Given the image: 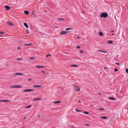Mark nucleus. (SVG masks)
<instances>
[{"label": "nucleus", "mask_w": 128, "mask_h": 128, "mask_svg": "<svg viewBox=\"0 0 128 128\" xmlns=\"http://www.w3.org/2000/svg\"><path fill=\"white\" fill-rule=\"evenodd\" d=\"M108 16V14L106 12H103L100 14V16L102 18H106Z\"/></svg>", "instance_id": "f257e3e1"}, {"label": "nucleus", "mask_w": 128, "mask_h": 128, "mask_svg": "<svg viewBox=\"0 0 128 128\" xmlns=\"http://www.w3.org/2000/svg\"><path fill=\"white\" fill-rule=\"evenodd\" d=\"M74 88L75 89V91H79L80 90V88H78L77 86H76L75 85H74Z\"/></svg>", "instance_id": "f03ea898"}, {"label": "nucleus", "mask_w": 128, "mask_h": 128, "mask_svg": "<svg viewBox=\"0 0 128 128\" xmlns=\"http://www.w3.org/2000/svg\"><path fill=\"white\" fill-rule=\"evenodd\" d=\"M34 90L33 89H30L28 90H24V92H28L34 91Z\"/></svg>", "instance_id": "7ed1b4c3"}, {"label": "nucleus", "mask_w": 128, "mask_h": 128, "mask_svg": "<svg viewBox=\"0 0 128 128\" xmlns=\"http://www.w3.org/2000/svg\"><path fill=\"white\" fill-rule=\"evenodd\" d=\"M23 75V74L22 73L19 72H18L14 74V75L13 76H15V75Z\"/></svg>", "instance_id": "20e7f679"}, {"label": "nucleus", "mask_w": 128, "mask_h": 128, "mask_svg": "<svg viewBox=\"0 0 128 128\" xmlns=\"http://www.w3.org/2000/svg\"><path fill=\"white\" fill-rule=\"evenodd\" d=\"M11 87L13 88H21L22 86H13Z\"/></svg>", "instance_id": "39448f33"}, {"label": "nucleus", "mask_w": 128, "mask_h": 128, "mask_svg": "<svg viewBox=\"0 0 128 128\" xmlns=\"http://www.w3.org/2000/svg\"><path fill=\"white\" fill-rule=\"evenodd\" d=\"M7 22V24H8L10 26H14V25L12 23L10 22Z\"/></svg>", "instance_id": "423d86ee"}, {"label": "nucleus", "mask_w": 128, "mask_h": 128, "mask_svg": "<svg viewBox=\"0 0 128 128\" xmlns=\"http://www.w3.org/2000/svg\"><path fill=\"white\" fill-rule=\"evenodd\" d=\"M5 8L6 9H7L8 10L10 9V6L7 5L5 6Z\"/></svg>", "instance_id": "0eeeda50"}, {"label": "nucleus", "mask_w": 128, "mask_h": 128, "mask_svg": "<svg viewBox=\"0 0 128 128\" xmlns=\"http://www.w3.org/2000/svg\"><path fill=\"white\" fill-rule=\"evenodd\" d=\"M98 51L99 52H103V53H106L107 52V51H104V50H98Z\"/></svg>", "instance_id": "6e6552de"}, {"label": "nucleus", "mask_w": 128, "mask_h": 128, "mask_svg": "<svg viewBox=\"0 0 128 128\" xmlns=\"http://www.w3.org/2000/svg\"><path fill=\"white\" fill-rule=\"evenodd\" d=\"M33 87L34 88H39L42 87V86L40 85H34L33 86Z\"/></svg>", "instance_id": "1a4fd4ad"}, {"label": "nucleus", "mask_w": 128, "mask_h": 128, "mask_svg": "<svg viewBox=\"0 0 128 128\" xmlns=\"http://www.w3.org/2000/svg\"><path fill=\"white\" fill-rule=\"evenodd\" d=\"M36 67L38 68H44V66H36Z\"/></svg>", "instance_id": "9d476101"}, {"label": "nucleus", "mask_w": 128, "mask_h": 128, "mask_svg": "<svg viewBox=\"0 0 128 128\" xmlns=\"http://www.w3.org/2000/svg\"><path fill=\"white\" fill-rule=\"evenodd\" d=\"M24 25L27 28H28V24H27L26 23V22H24Z\"/></svg>", "instance_id": "9b49d317"}, {"label": "nucleus", "mask_w": 128, "mask_h": 128, "mask_svg": "<svg viewBox=\"0 0 128 128\" xmlns=\"http://www.w3.org/2000/svg\"><path fill=\"white\" fill-rule=\"evenodd\" d=\"M24 13L26 14H27V15H28V14H29V12L27 11V10H25L24 11Z\"/></svg>", "instance_id": "f8f14e48"}, {"label": "nucleus", "mask_w": 128, "mask_h": 128, "mask_svg": "<svg viewBox=\"0 0 128 128\" xmlns=\"http://www.w3.org/2000/svg\"><path fill=\"white\" fill-rule=\"evenodd\" d=\"M70 66L73 67H78V66L76 64H72Z\"/></svg>", "instance_id": "ddd939ff"}, {"label": "nucleus", "mask_w": 128, "mask_h": 128, "mask_svg": "<svg viewBox=\"0 0 128 128\" xmlns=\"http://www.w3.org/2000/svg\"><path fill=\"white\" fill-rule=\"evenodd\" d=\"M0 101L1 102H9V100H0Z\"/></svg>", "instance_id": "4468645a"}, {"label": "nucleus", "mask_w": 128, "mask_h": 128, "mask_svg": "<svg viewBox=\"0 0 128 128\" xmlns=\"http://www.w3.org/2000/svg\"><path fill=\"white\" fill-rule=\"evenodd\" d=\"M100 118H102V119H107V117H106V116H101L100 117Z\"/></svg>", "instance_id": "2eb2a0df"}, {"label": "nucleus", "mask_w": 128, "mask_h": 128, "mask_svg": "<svg viewBox=\"0 0 128 128\" xmlns=\"http://www.w3.org/2000/svg\"><path fill=\"white\" fill-rule=\"evenodd\" d=\"M32 44L30 43V44H24V45L25 46H32Z\"/></svg>", "instance_id": "dca6fc26"}, {"label": "nucleus", "mask_w": 128, "mask_h": 128, "mask_svg": "<svg viewBox=\"0 0 128 128\" xmlns=\"http://www.w3.org/2000/svg\"><path fill=\"white\" fill-rule=\"evenodd\" d=\"M57 20H64V19L62 18H57Z\"/></svg>", "instance_id": "f3484780"}, {"label": "nucleus", "mask_w": 128, "mask_h": 128, "mask_svg": "<svg viewBox=\"0 0 128 128\" xmlns=\"http://www.w3.org/2000/svg\"><path fill=\"white\" fill-rule=\"evenodd\" d=\"M61 102V101H57L56 102H54V104H57L60 103Z\"/></svg>", "instance_id": "a211bd4d"}, {"label": "nucleus", "mask_w": 128, "mask_h": 128, "mask_svg": "<svg viewBox=\"0 0 128 128\" xmlns=\"http://www.w3.org/2000/svg\"><path fill=\"white\" fill-rule=\"evenodd\" d=\"M108 99L110 100H116V98H112L111 97H110L108 98Z\"/></svg>", "instance_id": "6ab92c4d"}, {"label": "nucleus", "mask_w": 128, "mask_h": 128, "mask_svg": "<svg viewBox=\"0 0 128 128\" xmlns=\"http://www.w3.org/2000/svg\"><path fill=\"white\" fill-rule=\"evenodd\" d=\"M41 100V98H35L34 99V100H33V101H35L37 100Z\"/></svg>", "instance_id": "aec40b11"}, {"label": "nucleus", "mask_w": 128, "mask_h": 128, "mask_svg": "<svg viewBox=\"0 0 128 128\" xmlns=\"http://www.w3.org/2000/svg\"><path fill=\"white\" fill-rule=\"evenodd\" d=\"M107 43H108L110 44H112L113 43V42L111 40H110V41H108L107 42Z\"/></svg>", "instance_id": "412c9836"}, {"label": "nucleus", "mask_w": 128, "mask_h": 128, "mask_svg": "<svg viewBox=\"0 0 128 128\" xmlns=\"http://www.w3.org/2000/svg\"><path fill=\"white\" fill-rule=\"evenodd\" d=\"M67 32H60L59 33L60 35H62L64 34H66Z\"/></svg>", "instance_id": "4be33fe9"}, {"label": "nucleus", "mask_w": 128, "mask_h": 128, "mask_svg": "<svg viewBox=\"0 0 128 128\" xmlns=\"http://www.w3.org/2000/svg\"><path fill=\"white\" fill-rule=\"evenodd\" d=\"M72 30V28H66V29H65V30Z\"/></svg>", "instance_id": "5701e85b"}, {"label": "nucleus", "mask_w": 128, "mask_h": 128, "mask_svg": "<svg viewBox=\"0 0 128 128\" xmlns=\"http://www.w3.org/2000/svg\"><path fill=\"white\" fill-rule=\"evenodd\" d=\"M98 34L100 36H102V32H98Z\"/></svg>", "instance_id": "b1692460"}, {"label": "nucleus", "mask_w": 128, "mask_h": 128, "mask_svg": "<svg viewBox=\"0 0 128 128\" xmlns=\"http://www.w3.org/2000/svg\"><path fill=\"white\" fill-rule=\"evenodd\" d=\"M98 110H104V108H98Z\"/></svg>", "instance_id": "393cba45"}, {"label": "nucleus", "mask_w": 128, "mask_h": 128, "mask_svg": "<svg viewBox=\"0 0 128 128\" xmlns=\"http://www.w3.org/2000/svg\"><path fill=\"white\" fill-rule=\"evenodd\" d=\"M31 106V105H30L28 106H26L25 107V108H30Z\"/></svg>", "instance_id": "a878e982"}, {"label": "nucleus", "mask_w": 128, "mask_h": 128, "mask_svg": "<svg viewBox=\"0 0 128 128\" xmlns=\"http://www.w3.org/2000/svg\"><path fill=\"white\" fill-rule=\"evenodd\" d=\"M35 58L34 57H32L31 58H29V59L30 60H32L34 59Z\"/></svg>", "instance_id": "bb28decb"}, {"label": "nucleus", "mask_w": 128, "mask_h": 128, "mask_svg": "<svg viewBox=\"0 0 128 128\" xmlns=\"http://www.w3.org/2000/svg\"><path fill=\"white\" fill-rule=\"evenodd\" d=\"M84 113L85 114H89V112H84Z\"/></svg>", "instance_id": "cd10ccee"}, {"label": "nucleus", "mask_w": 128, "mask_h": 128, "mask_svg": "<svg viewBox=\"0 0 128 128\" xmlns=\"http://www.w3.org/2000/svg\"><path fill=\"white\" fill-rule=\"evenodd\" d=\"M76 111L78 112H81L82 111L81 110H78L77 109H76Z\"/></svg>", "instance_id": "c85d7f7f"}, {"label": "nucleus", "mask_w": 128, "mask_h": 128, "mask_svg": "<svg viewBox=\"0 0 128 128\" xmlns=\"http://www.w3.org/2000/svg\"><path fill=\"white\" fill-rule=\"evenodd\" d=\"M51 56V55L50 54H48L47 55H46V57H48V56Z\"/></svg>", "instance_id": "c756f323"}, {"label": "nucleus", "mask_w": 128, "mask_h": 128, "mask_svg": "<svg viewBox=\"0 0 128 128\" xmlns=\"http://www.w3.org/2000/svg\"><path fill=\"white\" fill-rule=\"evenodd\" d=\"M126 72L127 73H128V69H126Z\"/></svg>", "instance_id": "7c9ffc66"}, {"label": "nucleus", "mask_w": 128, "mask_h": 128, "mask_svg": "<svg viewBox=\"0 0 128 128\" xmlns=\"http://www.w3.org/2000/svg\"><path fill=\"white\" fill-rule=\"evenodd\" d=\"M4 32H0V35H1L0 36H1V35L4 34Z\"/></svg>", "instance_id": "2f4dec72"}, {"label": "nucleus", "mask_w": 128, "mask_h": 128, "mask_svg": "<svg viewBox=\"0 0 128 128\" xmlns=\"http://www.w3.org/2000/svg\"><path fill=\"white\" fill-rule=\"evenodd\" d=\"M40 35H42L43 34H44L43 33V32H40Z\"/></svg>", "instance_id": "473e14b6"}, {"label": "nucleus", "mask_w": 128, "mask_h": 128, "mask_svg": "<svg viewBox=\"0 0 128 128\" xmlns=\"http://www.w3.org/2000/svg\"><path fill=\"white\" fill-rule=\"evenodd\" d=\"M22 60V58H19L17 59V60Z\"/></svg>", "instance_id": "72a5a7b5"}, {"label": "nucleus", "mask_w": 128, "mask_h": 128, "mask_svg": "<svg viewBox=\"0 0 128 128\" xmlns=\"http://www.w3.org/2000/svg\"><path fill=\"white\" fill-rule=\"evenodd\" d=\"M20 48H21V47H18V48H17L18 49V50L20 49Z\"/></svg>", "instance_id": "f704fd0d"}, {"label": "nucleus", "mask_w": 128, "mask_h": 128, "mask_svg": "<svg viewBox=\"0 0 128 128\" xmlns=\"http://www.w3.org/2000/svg\"><path fill=\"white\" fill-rule=\"evenodd\" d=\"M118 70L117 68H115L114 69V71L115 72L118 71Z\"/></svg>", "instance_id": "c9c22d12"}, {"label": "nucleus", "mask_w": 128, "mask_h": 128, "mask_svg": "<svg viewBox=\"0 0 128 128\" xmlns=\"http://www.w3.org/2000/svg\"><path fill=\"white\" fill-rule=\"evenodd\" d=\"M77 48H80V47L79 46H78L76 47Z\"/></svg>", "instance_id": "e433bc0d"}, {"label": "nucleus", "mask_w": 128, "mask_h": 128, "mask_svg": "<svg viewBox=\"0 0 128 128\" xmlns=\"http://www.w3.org/2000/svg\"><path fill=\"white\" fill-rule=\"evenodd\" d=\"M32 14H33V15L34 16V11H33L32 12Z\"/></svg>", "instance_id": "4c0bfd02"}, {"label": "nucleus", "mask_w": 128, "mask_h": 128, "mask_svg": "<svg viewBox=\"0 0 128 128\" xmlns=\"http://www.w3.org/2000/svg\"><path fill=\"white\" fill-rule=\"evenodd\" d=\"M115 64L117 65H119L120 64L118 63H116Z\"/></svg>", "instance_id": "58836bf2"}, {"label": "nucleus", "mask_w": 128, "mask_h": 128, "mask_svg": "<svg viewBox=\"0 0 128 128\" xmlns=\"http://www.w3.org/2000/svg\"><path fill=\"white\" fill-rule=\"evenodd\" d=\"M38 117V118H39L40 117V114H38V116H37Z\"/></svg>", "instance_id": "ea45409f"}, {"label": "nucleus", "mask_w": 128, "mask_h": 128, "mask_svg": "<svg viewBox=\"0 0 128 128\" xmlns=\"http://www.w3.org/2000/svg\"><path fill=\"white\" fill-rule=\"evenodd\" d=\"M80 53H82L83 52V51L82 50H80Z\"/></svg>", "instance_id": "a19ab883"}, {"label": "nucleus", "mask_w": 128, "mask_h": 128, "mask_svg": "<svg viewBox=\"0 0 128 128\" xmlns=\"http://www.w3.org/2000/svg\"><path fill=\"white\" fill-rule=\"evenodd\" d=\"M85 125L86 126H89V125L88 124H85Z\"/></svg>", "instance_id": "79ce46f5"}, {"label": "nucleus", "mask_w": 128, "mask_h": 128, "mask_svg": "<svg viewBox=\"0 0 128 128\" xmlns=\"http://www.w3.org/2000/svg\"><path fill=\"white\" fill-rule=\"evenodd\" d=\"M32 80V79H28V80L29 81H30V80Z\"/></svg>", "instance_id": "37998d69"}, {"label": "nucleus", "mask_w": 128, "mask_h": 128, "mask_svg": "<svg viewBox=\"0 0 128 128\" xmlns=\"http://www.w3.org/2000/svg\"><path fill=\"white\" fill-rule=\"evenodd\" d=\"M60 32H66V31H62Z\"/></svg>", "instance_id": "c03bdc74"}, {"label": "nucleus", "mask_w": 128, "mask_h": 128, "mask_svg": "<svg viewBox=\"0 0 128 128\" xmlns=\"http://www.w3.org/2000/svg\"><path fill=\"white\" fill-rule=\"evenodd\" d=\"M42 72L43 73H44V72L43 70H42Z\"/></svg>", "instance_id": "a18cd8bd"}, {"label": "nucleus", "mask_w": 128, "mask_h": 128, "mask_svg": "<svg viewBox=\"0 0 128 128\" xmlns=\"http://www.w3.org/2000/svg\"><path fill=\"white\" fill-rule=\"evenodd\" d=\"M36 15L34 14V16L35 17H36Z\"/></svg>", "instance_id": "49530a36"}, {"label": "nucleus", "mask_w": 128, "mask_h": 128, "mask_svg": "<svg viewBox=\"0 0 128 128\" xmlns=\"http://www.w3.org/2000/svg\"><path fill=\"white\" fill-rule=\"evenodd\" d=\"M26 117H24V119H26Z\"/></svg>", "instance_id": "de8ad7c7"}, {"label": "nucleus", "mask_w": 128, "mask_h": 128, "mask_svg": "<svg viewBox=\"0 0 128 128\" xmlns=\"http://www.w3.org/2000/svg\"><path fill=\"white\" fill-rule=\"evenodd\" d=\"M114 32V31H113V30H112L110 32Z\"/></svg>", "instance_id": "09e8293b"}, {"label": "nucleus", "mask_w": 128, "mask_h": 128, "mask_svg": "<svg viewBox=\"0 0 128 128\" xmlns=\"http://www.w3.org/2000/svg\"><path fill=\"white\" fill-rule=\"evenodd\" d=\"M78 102H80V103L81 102L80 101V100H78Z\"/></svg>", "instance_id": "8fccbe9b"}, {"label": "nucleus", "mask_w": 128, "mask_h": 128, "mask_svg": "<svg viewBox=\"0 0 128 128\" xmlns=\"http://www.w3.org/2000/svg\"><path fill=\"white\" fill-rule=\"evenodd\" d=\"M106 68H107L106 67H105L104 68V69H106Z\"/></svg>", "instance_id": "3c124183"}, {"label": "nucleus", "mask_w": 128, "mask_h": 128, "mask_svg": "<svg viewBox=\"0 0 128 128\" xmlns=\"http://www.w3.org/2000/svg\"><path fill=\"white\" fill-rule=\"evenodd\" d=\"M80 38V37H77V38Z\"/></svg>", "instance_id": "603ef678"}, {"label": "nucleus", "mask_w": 128, "mask_h": 128, "mask_svg": "<svg viewBox=\"0 0 128 128\" xmlns=\"http://www.w3.org/2000/svg\"><path fill=\"white\" fill-rule=\"evenodd\" d=\"M75 100H76V98L75 99Z\"/></svg>", "instance_id": "864d4df0"}, {"label": "nucleus", "mask_w": 128, "mask_h": 128, "mask_svg": "<svg viewBox=\"0 0 128 128\" xmlns=\"http://www.w3.org/2000/svg\"><path fill=\"white\" fill-rule=\"evenodd\" d=\"M99 94L100 95H101V94L100 93H99Z\"/></svg>", "instance_id": "5fc2aeb1"}, {"label": "nucleus", "mask_w": 128, "mask_h": 128, "mask_svg": "<svg viewBox=\"0 0 128 128\" xmlns=\"http://www.w3.org/2000/svg\"><path fill=\"white\" fill-rule=\"evenodd\" d=\"M114 34H112V35H114Z\"/></svg>", "instance_id": "6e6d98bb"}, {"label": "nucleus", "mask_w": 128, "mask_h": 128, "mask_svg": "<svg viewBox=\"0 0 128 128\" xmlns=\"http://www.w3.org/2000/svg\"><path fill=\"white\" fill-rule=\"evenodd\" d=\"M90 106H91V105H90Z\"/></svg>", "instance_id": "4d7b16f0"}, {"label": "nucleus", "mask_w": 128, "mask_h": 128, "mask_svg": "<svg viewBox=\"0 0 128 128\" xmlns=\"http://www.w3.org/2000/svg\"><path fill=\"white\" fill-rule=\"evenodd\" d=\"M3 32V31H2V32Z\"/></svg>", "instance_id": "13d9d810"}, {"label": "nucleus", "mask_w": 128, "mask_h": 128, "mask_svg": "<svg viewBox=\"0 0 128 128\" xmlns=\"http://www.w3.org/2000/svg\"><path fill=\"white\" fill-rule=\"evenodd\" d=\"M127 80V81H128V79Z\"/></svg>", "instance_id": "bf43d9fd"}]
</instances>
